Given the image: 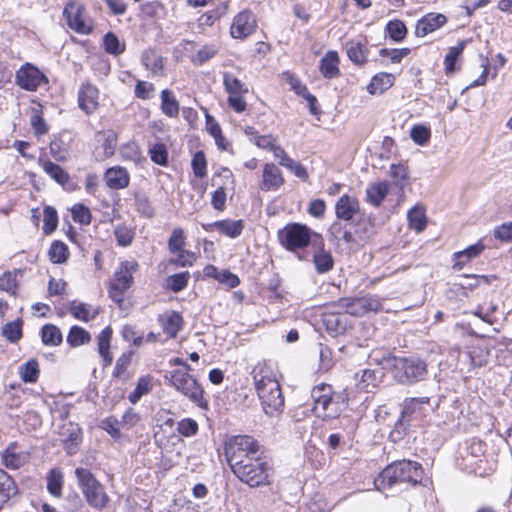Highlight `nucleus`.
<instances>
[{
  "label": "nucleus",
  "instance_id": "11",
  "mask_svg": "<svg viewBox=\"0 0 512 512\" xmlns=\"http://www.w3.org/2000/svg\"><path fill=\"white\" fill-rule=\"evenodd\" d=\"M430 399L428 397H416V398H407L404 401L403 409L401 412V417L395 424V430L392 432L400 434V429L405 430L406 425H409V422L412 419H416L423 414V408L425 405L429 404Z\"/></svg>",
  "mask_w": 512,
  "mask_h": 512
},
{
  "label": "nucleus",
  "instance_id": "37",
  "mask_svg": "<svg viewBox=\"0 0 512 512\" xmlns=\"http://www.w3.org/2000/svg\"><path fill=\"white\" fill-rule=\"evenodd\" d=\"M152 388V377L149 375L141 376L137 381L135 389L129 394L128 400L132 404H136L144 395L150 393Z\"/></svg>",
  "mask_w": 512,
  "mask_h": 512
},
{
  "label": "nucleus",
  "instance_id": "46",
  "mask_svg": "<svg viewBox=\"0 0 512 512\" xmlns=\"http://www.w3.org/2000/svg\"><path fill=\"white\" fill-rule=\"evenodd\" d=\"M332 406L333 391L332 387H330V393L323 395L322 398L314 404L313 411L318 417L323 419L330 418L329 411H331Z\"/></svg>",
  "mask_w": 512,
  "mask_h": 512
},
{
  "label": "nucleus",
  "instance_id": "21",
  "mask_svg": "<svg viewBox=\"0 0 512 512\" xmlns=\"http://www.w3.org/2000/svg\"><path fill=\"white\" fill-rule=\"evenodd\" d=\"M323 324L332 336H337L346 331L348 318L344 312H328L323 315Z\"/></svg>",
  "mask_w": 512,
  "mask_h": 512
},
{
  "label": "nucleus",
  "instance_id": "13",
  "mask_svg": "<svg viewBox=\"0 0 512 512\" xmlns=\"http://www.w3.org/2000/svg\"><path fill=\"white\" fill-rule=\"evenodd\" d=\"M256 29V20L250 10L239 12L232 21L230 34L234 39L243 40L251 35Z\"/></svg>",
  "mask_w": 512,
  "mask_h": 512
},
{
  "label": "nucleus",
  "instance_id": "12",
  "mask_svg": "<svg viewBox=\"0 0 512 512\" xmlns=\"http://www.w3.org/2000/svg\"><path fill=\"white\" fill-rule=\"evenodd\" d=\"M254 386L257 392L262 391L268 387H277L279 381L277 379V373L271 363L259 362L257 363L251 372Z\"/></svg>",
  "mask_w": 512,
  "mask_h": 512
},
{
  "label": "nucleus",
  "instance_id": "36",
  "mask_svg": "<svg viewBox=\"0 0 512 512\" xmlns=\"http://www.w3.org/2000/svg\"><path fill=\"white\" fill-rule=\"evenodd\" d=\"M366 47L361 42L350 40L346 43V52L348 58L356 65H361L366 62Z\"/></svg>",
  "mask_w": 512,
  "mask_h": 512
},
{
  "label": "nucleus",
  "instance_id": "54",
  "mask_svg": "<svg viewBox=\"0 0 512 512\" xmlns=\"http://www.w3.org/2000/svg\"><path fill=\"white\" fill-rule=\"evenodd\" d=\"M58 226V214L55 208L46 206L43 210V231L46 235L51 234Z\"/></svg>",
  "mask_w": 512,
  "mask_h": 512
},
{
  "label": "nucleus",
  "instance_id": "1",
  "mask_svg": "<svg viewBox=\"0 0 512 512\" xmlns=\"http://www.w3.org/2000/svg\"><path fill=\"white\" fill-rule=\"evenodd\" d=\"M486 443L478 438L465 440L460 444L456 457L457 467L479 477L490 475L494 471L493 463L485 456Z\"/></svg>",
  "mask_w": 512,
  "mask_h": 512
},
{
  "label": "nucleus",
  "instance_id": "60",
  "mask_svg": "<svg viewBox=\"0 0 512 512\" xmlns=\"http://www.w3.org/2000/svg\"><path fill=\"white\" fill-rule=\"evenodd\" d=\"M191 166L196 177L203 178L207 174V162L203 151L194 154Z\"/></svg>",
  "mask_w": 512,
  "mask_h": 512
},
{
  "label": "nucleus",
  "instance_id": "53",
  "mask_svg": "<svg viewBox=\"0 0 512 512\" xmlns=\"http://www.w3.org/2000/svg\"><path fill=\"white\" fill-rule=\"evenodd\" d=\"M386 31L389 37L395 42H401L405 39L407 28L401 20H391L386 25Z\"/></svg>",
  "mask_w": 512,
  "mask_h": 512
},
{
  "label": "nucleus",
  "instance_id": "55",
  "mask_svg": "<svg viewBox=\"0 0 512 512\" xmlns=\"http://www.w3.org/2000/svg\"><path fill=\"white\" fill-rule=\"evenodd\" d=\"M411 139L420 146L426 145L431 137V130L428 126L417 124L411 128Z\"/></svg>",
  "mask_w": 512,
  "mask_h": 512
},
{
  "label": "nucleus",
  "instance_id": "4",
  "mask_svg": "<svg viewBox=\"0 0 512 512\" xmlns=\"http://www.w3.org/2000/svg\"><path fill=\"white\" fill-rule=\"evenodd\" d=\"M233 473L241 482L250 487H259L270 484L272 468L263 458L256 455L246 459V462L236 467Z\"/></svg>",
  "mask_w": 512,
  "mask_h": 512
},
{
  "label": "nucleus",
  "instance_id": "23",
  "mask_svg": "<svg viewBox=\"0 0 512 512\" xmlns=\"http://www.w3.org/2000/svg\"><path fill=\"white\" fill-rule=\"evenodd\" d=\"M104 178L106 185L114 190L124 189L130 182L128 171L121 166H115L107 169Z\"/></svg>",
  "mask_w": 512,
  "mask_h": 512
},
{
  "label": "nucleus",
  "instance_id": "57",
  "mask_svg": "<svg viewBox=\"0 0 512 512\" xmlns=\"http://www.w3.org/2000/svg\"><path fill=\"white\" fill-rule=\"evenodd\" d=\"M487 352L479 347H474L464 354V357L469 361L472 368H479L487 362Z\"/></svg>",
  "mask_w": 512,
  "mask_h": 512
},
{
  "label": "nucleus",
  "instance_id": "3",
  "mask_svg": "<svg viewBox=\"0 0 512 512\" xmlns=\"http://www.w3.org/2000/svg\"><path fill=\"white\" fill-rule=\"evenodd\" d=\"M75 476L78 487L88 505L96 510H103L110 500L104 485L96 479L89 469L84 467H77Z\"/></svg>",
  "mask_w": 512,
  "mask_h": 512
},
{
  "label": "nucleus",
  "instance_id": "17",
  "mask_svg": "<svg viewBox=\"0 0 512 512\" xmlns=\"http://www.w3.org/2000/svg\"><path fill=\"white\" fill-rule=\"evenodd\" d=\"M446 23L447 17L444 14L435 12L427 13L417 21L415 34L417 37H425L443 27Z\"/></svg>",
  "mask_w": 512,
  "mask_h": 512
},
{
  "label": "nucleus",
  "instance_id": "44",
  "mask_svg": "<svg viewBox=\"0 0 512 512\" xmlns=\"http://www.w3.org/2000/svg\"><path fill=\"white\" fill-rule=\"evenodd\" d=\"M91 340V336L87 330L80 326H72L67 335V342L72 347H78L88 343Z\"/></svg>",
  "mask_w": 512,
  "mask_h": 512
},
{
  "label": "nucleus",
  "instance_id": "39",
  "mask_svg": "<svg viewBox=\"0 0 512 512\" xmlns=\"http://www.w3.org/2000/svg\"><path fill=\"white\" fill-rule=\"evenodd\" d=\"M313 262L317 273L324 274L332 270L334 266V260L329 251L320 249L313 255Z\"/></svg>",
  "mask_w": 512,
  "mask_h": 512
},
{
  "label": "nucleus",
  "instance_id": "62",
  "mask_svg": "<svg viewBox=\"0 0 512 512\" xmlns=\"http://www.w3.org/2000/svg\"><path fill=\"white\" fill-rule=\"evenodd\" d=\"M185 236L182 228H175L168 240V249L170 253H176L177 251L184 249Z\"/></svg>",
  "mask_w": 512,
  "mask_h": 512
},
{
  "label": "nucleus",
  "instance_id": "9",
  "mask_svg": "<svg viewBox=\"0 0 512 512\" xmlns=\"http://www.w3.org/2000/svg\"><path fill=\"white\" fill-rule=\"evenodd\" d=\"M59 439L67 455L73 456L80 450L83 433L81 427L74 422H65L58 427Z\"/></svg>",
  "mask_w": 512,
  "mask_h": 512
},
{
  "label": "nucleus",
  "instance_id": "28",
  "mask_svg": "<svg viewBox=\"0 0 512 512\" xmlns=\"http://www.w3.org/2000/svg\"><path fill=\"white\" fill-rule=\"evenodd\" d=\"M320 72L324 78L333 79L340 74L339 56L336 51H328L320 60Z\"/></svg>",
  "mask_w": 512,
  "mask_h": 512
},
{
  "label": "nucleus",
  "instance_id": "20",
  "mask_svg": "<svg viewBox=\"0 0 512 512\" xmlns=\"http://www.w3.org/2000/svg\"><path fill=\"white\" fill-rule=\"evenodd\" d=\"M284 184L281 170L273 163H266L263 168L262 182L260 185L263 191H276Z\"/></svg>",
  "mask_w": 512,
  "mask_h": 512
},
{
  "label": "nucleus",
  "instance_id": "41",
  "mask_svg": "<svg viewBox=\"0 0 512 512\" xmlns=\"http://www.w3.org/2000/svg\"><path fill=\"white\" fill-rule=\"evenodd\" d=\"M122 159L131 161L134 164L140 163L145 158L142 156L139 145L135 141H129L120 147Z\"/></svg>",
  "mask_w": 512,
  "mask_h": 512
},
{
  "label": "nucleus",
  "instance_id": "26",
  "mask_svg": "<svg viewBox=\"0 0 512 512\" xmlns=\"http://www.w3.org/2000/svg\"><path fill=\"white\" fill-rule=\"evenodd\" d=\"M485 249L482 241H478L477 243L470 245L462 251L455 252L453 254V259L455 263L453 265L454 270H461L463 267L473 258L479 256L483 250Z\"/></svg>",
  "mask_w": 512,
  "mask_h": 512
},
{
  "label": "nucleus",
  "instance_id": "43",
  "mask_svg": "<svg viewBox=\"0 0 512 512\" xmlns=\"http://www.w3.org/2000/svg\"><path fill=\"white\" fill-rule=\"evenodd\" d=\"M16 492L17 488L12 478L6 474H2L0 477V509Z\"/></svg>",
  "mask_w": 512,
  "mask_h": 512
},
{
  "label": "nucleus",
  "instance_id": "45",
  "mask_svg": "<svg viewBox=\"0 0 512 512\" xmlns=\"http://www.w3.org/2000/svg\"><path fill=\"white\" fill-rule=\"evenodd\" d=\"M103 46L105 51L113 56H118L125 51V44L121 43L113 32H108L104 35Z\"/></svg>",
  "mask_w": 512,
  "mask_h": 512
},
{
  "label": "nucleus",
  "instance_id": "38",
  "mask_svg": "<svg viewBox=\"0 0 512 512\" xmlns=\"http://www.w3.org/2000/svg\"><path fill=\"white\" fill-rule=\"evenodd\" d=\"M407 218L411 229L421 232L426 228L427 219L422 206L416 205L408 211Z\"/></svg>",
  "mask_w": 512,
  "mask_h": 512
},
{
  "label": "nucleus",
  "instance_id": "35",
  "mask_svg": "<svg viewBox=\"0 0 512 512\" xmlns=\"http://www.w3.org/2000/svg\"><path fill=\"white\" fill-rule=\"evenodd\" d=\"M69 255L70 253L68 246L64 242L60 240H54L51 243L48 250V257L52 263L63 264L68 260Z\"/></svg>",
  "mask_w": 512,
  "mask_h": 512
},
{
  "label": "nucleus",
  "instance_id": "7",
  "mask_svg": "<svg viewBox=\"0 0 512 512\" xmlns=\"http://www.w3.org/2000/svg\"><path fill=\"white\" fill-rule=\"evenodd\" d=\"M393 370L395 379L402 384H413L423 381L427 375V363L416 357H394Z\"/></svg>",
  "mask_w": 512,
  "mask_h": 512
},
{
  "label": "nucleus",
  "instance_id": "40",
  "mask_svg": "<svg viewBox=\"0 0 512 512\" xmlns=\"http://www.w3.org/2000/svg\"><path fill=\"white\" fill-rule=\"evenodd\" d=\"M223 85L229 96L246 94L248 92L245 84L230 72L224 73Z\"/></svg>",
  "mask_w": 512,
  "mask_h": 512
},
{
  "label": "nucleus",
  "instance_id": "8",
  "mask_svg": "<svg viewBox=\"0 0 512 512\" xmlns=\"http://www.w3.org/2000/svg\"><path fill=\"white\" fill-rule=\"evenodd\" d=\"M314 233L301 223H288L278 231L279 243L288 251H296L309 245Z\"/></svg>",
  "mask_w": 512,
  "mask_h": 512
},
{
  "label": "nucleus",
  "instance_id": "24",
  "mask_svg": "<svg viewBox=\"0 0 512 512\" xmlns=\"http://www.w3.org/2000/svg\"><path fill=\"white\" fill-rule=\"evenodd\" d=\"M69 312L75 319L83 322H89L99 315L101 308L99 306L94 307L90 304L74 300L70 303Z\"/></svg>",
  "mask_w": 512,
  "mask_h": 512
},
{
  "label": "nucleus",
  "instance_id": "42",
  "mask_svg": "<svg viewBox=\"0 0 512 512\" xmlns=\"http://www.w3.org/2000/svg\"><path fill=\"white\" fill-rule=\"evenodd\" d=\"M41 339L45 345L57 346L62 342V333L57 326L46 324L41 329Z\"/></svg>",
  "mask_w": 512,
  "mask_h": 512
},
{
  "label": "nucleus",
  "instance_id": "27",
  "mask_svg": "<svg viewBox=\"0 0 512 512\" xmlns=\"http://www.w3.org/2000/svg\"><path fill=\"white\" fill-rule=\"evenodd\" d=\"M383 376L384 372L381 368L364 369L361 371L357 386L365 392H372L381 383Z\"/></svg>",
  "mask_w": 512,
  "mask_h": 512
},
{
  "label": "nucleus",
  "instance_id": "18",
  "mask_svg": "<svg viewBox=\"0 0 512 512\" xmlns=\"http://www.w3.org/2000/svg\"><path fill=\"white\" fill-rule=\"evenodd\" d=\"M99 91L90 82L82 83L78 91V104L86 114L93 113L98 107Z\"/></svg>",
  "mask_w": 512,
  "mask_h": 512
},
{
  "label": "nucleus",
  "instance_id": "51",
  "mask_svg": "<svg viewBox=\"0 0 512 512\" xmlns=\"http://www.w3.org/2000/svg\"><path fill=\"white\" fill-rule=\"evenodd\" d=\"M340 307L344 310L346 316H363L365 315L363 304L361 303V297L359 298H344L339 302Z\"/></svg>",
  "mask_w": 512,
  "mask_h": 512
},
{
  "label": "nucleus",
  "instance_id": "47",
  "mask_svg": "<svg viewBox=\"0 0 512 512\" xmlns=\"http://www.w3.org/2000/svg\"><path fill=\"white\" fill-rule=\"evenodd\" d=\"M39 163L42 164L43 170L57 183L64 184L68 181V174L58 164L42 161L41 159Z\"/></svg>",
  "mask_w": 512,
  "mask_h": 512
},
{
  "label": "nucleus",
  "instance_id": "5",
  "mask_svg": "<svg viewBox=\"0 0 512 512\" xmlns=\"http://www.w3.org/2000/svg\"><path fill=\"white\" fill-rule=\"evenodd\" d=\"M257 441L248 435H237L230 438L224 446L225 457L232 470L246 462V459L258 454Z\"/></svg>",
  "mask_w": 512,
  "mask_h": 512
},
{
  "label": "nucleus",
  "instance_id": "48",
  "mask_svg": "<svg viewBox=\"0 0 512 512\" xmlns=\"http://www.w3.org/2000/svg\"><path fill=\"white\" fill-rule=\"evenodd\" d=\"M38 108L34 106V136L38 139L49 133L50 125L44 119L42 105L38 104Z\"/></svg>",
  "mask_w": 512,
  "mask_h": 512
},
{
  "label": "nucleus",
  "instance_id": "59",
  "mask_svg": "<svg viewBox=\"0 0 512 512\" xmlns=\"http://www.w3.org/2000/svg\"><path fill=\"white\" fill-rule=\"evenodd\" d=\"M217 54V48L214 45H205L198 50L197 54L191 57V62L201 66Z\"/></svg>",
  "mask_w": 512,
  "mask_h": 512
},
{
  "label": "nucleus",
  "instance_id": "10",
  "mask_svg": "<svg viewBox=\"0 0 512 512\" xmlns=\"http://www.w3.org/2000/svg\"><path fill=\"white\" fill-rule=\"evenodd\" d=\"M263 411L270 417L279 416L284 410V396L280 384L277 387H268L257 392Z\"/></svg>",
  "mask_w": 512,
  "mask_h": 512
},
{
  "label": "nucleus",
  "instance_id": "25",
  "mask_svg": "<svg viewBox=\"0 0 512 512\" xmlns=\"http://www.w3.org/2000/svg\"><path fill=\"white\" fill-rule=\"evenodd\" d=\"M158 321L160 322L164 333L169 338H175L184 324L181 314L176 311H170L165 315H160Z\"/></svg>",
  "mask_w": 512,
  "mask_h": 512
},
{
  "label": "nucleus",
  "instance_id": "56",
  "mask_svg": "<svg viewBox=\"0 0 512 512\" xmlns=\"http://www.w3.org/2000/svg\"><path fill=\"white\" fill-rule=\"evenodd\" d=\"M16 83L23 89L32 91V64L26 63L16 72Z\"/></svg>",
  "mask_w": 512,
  "mask_h": 512
},
{
  "label": "nucleus",
  "instance_id": "52",
  "mask_svg": "<svg viewBox=\"0 0 512 512\" xmlns=\"http://www.w3.org/2000/svg\"><path fill=\"white\" fill-rule=\"evenodd\" d=\"M465 43L461 42L457 46H453L449 48L448 53L444 58L445 72L446 74H451L456 70V61L460 57L463 52Z\"/></svg>",
  "mask_w": 512,
  "mask_h": 512
},
{
  "label": "nucleus",
  "instance_id": "31",
  "mask_svg": "<svg viewBox=\"0 0 512 512\" xmlns=\"http://www.w3.org/2000/svg\"><path fill=\"white\" fill-rule=\"evenodd\" d=\"M389 192V184L385 181L369 185L366 189V201L379 207Z\"/></svg>",
  "mask_w": 512,
  "mask_h": 512
},
{
  "label": "nucleus",
  "instance_id": "61",
  "mask_svg": "<svg viewBox=\"0 0 512 512\" xmlns=\"http://www.w3.org/2000/svg\"><path fill=\"white\" fill-rule=\"evenodd\" d=\"M120 422L117 418L110 416L101 421L100 427L106 431L114 440H120L122 433L119 429Z\"/></svg>",
  "mask_w": 512,
  "mask_h": 512
},
{
  "label": "nucleus",
  "instance_id": "33",
  "mask_svg": "<svg viewBox=\"0 0 512 512\" xmlns=\"http://www.w3.org/2000/svg\"><path fill=\"white\" fill-rule=\"evenodd\" d=\"M141 63L154 75L160 74L164 66L163 58L152 48L146 49L142 52Z\"/></svg>",
  "mask_w": 512,
  "mask_h": 512
},
{
  "label": "nucleus",
  "instance_id": "64",
  "mask_svg": "<svg viewBox=\"0 0 512 512\" xmlns=\"http://www.w3.org/2000/svg\"><path fill=\"white\" fill-rule=\"evenodd\" d=\"M72 218L75 222L88 225L91 222L92 215L88 207L83 204H75L72 207Z\"/></svg>",
  "mask_w": 512,
  "mask_h": 512
},
{
  "label": "nucleus",
  "instance_id": "50",
  "mask_svg": "<svg viewBox=\"0 0 512 512\" xmlns=\"http://www.w3.org/2000/svg\"><path fill=\"white\" fill-rule=\"evenodd\" d=\"M149 156L153 163L160 166L168 165V150L163 143H155L149 148Z\"/></svg>",
  "mask_w": 512,
  "mask_h": 512
},
{
  "label": "nucleus",
  "instance_id": "29",
  "mask_svg": "<svg viewBox=\"0 0 512 512\" xmlns=\"http://www.w3.org/2000/svg\"><path fill=\"white\" fill-rule=\"evenodd\" d=\"M395 81V77L391 73L380 72L373 76L370 83L367 85V91L369 94H382L388 90Z\"/></svg>",
  "mask_w": 512,
  "mask_h": 512
},
{
  "label": "nucleus",
  "instance_id": "22",
  "mask_svg": "<svg viewBox=\"0 0 512 512\" xmlns=\"http://www.w3.org/2000/svg\"><path fill=\"white\" fill-rule=\"evenodd\" d=\"M138 269L136 261H124L115 272L112 284L119 288L128 289L133 283V273Z\"/></svg>",
  "mask_w": 512,
  "mask_h": 512
},
{
  "label": "nucleus",
  "instance_id": "58",
  "mask_svg": "<svg viewBox=\"0 0 512 512\" xmlns=\"http://www.w3.org/2000/svg\"><path fill=\"white\" fill-rule=\"evenodd\" d=\"M189 278V272L174 274L167 279V287L173 292H180L186 288Z\"/></svg>",
  "mask_w": 512,
  "mask_h": 512
},
{
  "label": "nucleus",
  "instance_id": "16",
  "mask_svg": "<svg viewBox=\"0 0 512 512\" xmlns=\"http://www.w3.org/2000/svg\"><path fill=\"white\" fill-rule=\"evenodd\" d=\"M245 224L242 219L232 220V219H224L215 221L212 223L202 224V228L207 232H212L214 230L219 231L221 234L235 239L239 237L243 230Z\"/></svg>",
  "mask_w": 512,
  "mask_h": 512
},
{
  "label": "nucleus",
  "instance_id": "63",
  "mask_svg": "<svg viewBox=\"0 0 512 512\" xmlns=\"http://www.w3.org/2000/svg\"><path fill=\"white\" fill-rule=\"evenodd\" d=\"M2 335L11 343L17 342L22 335L21 323L13 321L5 324L2 328Z\"/></svg>",
  "mask_w": 512,
  "mask_h": 512
},
{
  "label": "nucleus",
  "instance_id": "6",
  "mask_svg": "<svg viewBox=\"0 0 512 512\" xmlns=\"http://www.w3.org/2000/svg\"><path fill=\"white\" fill-rule=\"evenodd\" d=\"M169 385L187 397L200 408H206L208 403L204 398V390L197 380L186 371L172 370L165 375Z\"/></svg>",
  "mask_w": 512,
  "mask_h": 512
},
{
  "label": "nucleus",
  "instance_id": "14",
  "mask_svg": "<svg viewBox=\"0 0 512 512\" xmlns=\"http://www.w3.org/2000/svg\"><path fill=\"white\" fill-rule=\"evenodd\" d=\"M359 200L349 194L342 195L335 204V215L338 220L350 222L360 215Z\"/></svg>",
  "mask_w": 512,
  "mask_h": 512
},
{
  "label": "nucleus",
  "instance_id": "15",
  "mask_svg": "<svg viewBox=\"0 0 512 512\" xmlns=\"http://www.w3.org/2000/svg\"><path fill=\"white\" fill-rule=\"evenodd\" d=\"M63 16L69 28L75 32L82 35H88L92 32V27L88 25L83 18L82 7L74 3H69L63 10Z\"/></svg>",
  "mask_w": 512,
  "mask_h": 512
},
{
  "label": "nucleus",
  "instance_id": "49",
  "mask_svg": "<svg viewBox=\"0 0 512 512\" xmlns=\"http://www.w3.org/2000/svg\"><path fill=\"white\" fill-rule=\"evenodd\" d=\"M50 154L56 160H65L68 156L69 145L60 136H53L49 143Z\"/></svg>",
  "mask_w": 512,
  "mask_h": 512
},
{
  "label": "nucleus",
  "instance_id": "30",
  "mask_svg": "<svg viewBox=\"0 0 512 512\" xmlns=\"http://www.w3.org/2000/svg\"><path fill=\"white\" fill-rule=\"evenodd\" d=\"M64 485V474L59 468L49 470L46 476V488L54 498H61Z\"/></svg>",
  "mask_w": 512,
  "mask_h": 512
},
{
  "label": "nucleus",
  "instance_id": "32",
  "mask_svg": "<svg viewBox=\"0 0 512 512\" xmlns=\"http://www.w3.org/2000/svg\"><path fill=\"white\" fill-rule=\"evenodd\" d=\"M112 337V328L105 327L97 337L98 352L103 359L104 366H109L112 363V356L110 354V341Z\"/></svg>",
  "mask_w": 512,
  "mask_h": 512
},
{
  "label": "nucleus",
  "instance_id": "2",
  "mask_svg": "<svg viewBox=\"0 0 512 512\" xmlns=\"http://www.w3.org/2000/svg\"><path fill=\"white\" fill-rule=\"evenodd\" d=\"M423 468L421 464L411 460H402L388 465L375 478L374 486L377 490L392 487L398 484L416 485L422 481Z\"/></svg>",
  "mask_w": 512,
  "mask_h": 512
},
{
  "label": "nucleus",
  "instance_id": "34",
  "mask_svg": "<svg viewBox=\"0 0 512 512\" xmlns=\"http://www.w3.org/2000/svg\"><path fill=\"white\" fill-rule=\"evenodd\" d=\"M161 111L170 118H176L179 114V102L171 90L164 89L160 94Z\"/></svg>",
  "mask_w": 512,
  "mask_h": 512
},
{
  "label": "nucleus",
  "instance_id": "19",
  "mask_svg": "<svg viewBox=\"0 0 512 512\" xmlns=\"http://www.w3.org/2000/svg\"><path fill=\"white\" fill-rule=\"evenodd\" d=\"M30 453L17 443H11L3 452L2 460L9 469H18L29 462Z\"/></svg>",
  "mask_w": 512,
  "mask_h": 512
}]
</instances>
